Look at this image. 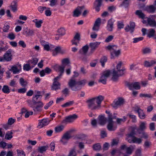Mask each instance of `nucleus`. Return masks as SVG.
<instances>
[{"mask_svg": "<svg viewBox=\"0 0 156 156\" xmlns=\"http://www.w3.org/2000/svg\"><path fill=\"white\" fill-rule=\"evenodd\" d=\"M21 69V65L17 64L12 66L10 71H12L13 74H16L19 73Z\"/></svg>", "mask_w": 156, "mask_h": 156, "instance_id": "423d86ee", "label": "nucleus"}, {"mask_svg": "<svg viewBox=\"0 0 156 156\" xmlns=\"http://www.w3.org/2000/svg\"><path fill=\"white\" fill-rule=\"evenodd\" d=\"M138 133L141 135V136L142 138H143L145 139H147L148 138V135L144 131L139 132H138Z\"/></svg>", "mask_w": 156, "mask_h": 156, "instance_id": "3c124183", "label": "nucleus"}, {"mask_svg": "<svg viewBox=\"0 0 156 156\" xmlns=\"http://www.w3.org/2000/svg\"><path fill=\"white\" fill-rule=\"evenodd\" d=\"M106 48L110 51L111 59H114L115 56L118 57L120 54L121 50L116 51L117 46L116 45H109L106 47Z\"/></svg>", "mask_w": 156, "mask_h": 156, "instance_id": "f03ea898", "label": "nucleus"}, {"mask_svg": "<svg viewBox=\"0 0 156 156\" xmlns=\"http://www.w3.org/2000/svg\"><path fill=\"white\" fill-rule=\"evenodd\" d=\"M100 42H95L90 43V46L91 48V51L92 52L94 51L95 49L97 48L100 44Z\"/></svg>", "mask_w": 156, "mask_h": 156, "instance_id": "c756f323", "label": "nucleus"}, {"mask_svg": "<svg viewBox=\"0 0 156 156\" xmlns=\"http://www.w3.org/2000/svg\"><path fill=\"white\" fill-rule=\"evenodd\" d=\"M144 10L149 13H154L156 10V7L154 5L147 6L146 7Z\"/></svg>", "mask_w": 156, "mask_h": 156, "instance_id": "6ab92c4d", "label": "nucleus"}, {"mask_svg": "<svg viewBox=\"0 0 156 156\" xmlns=\"http://www.w3.org/2000/svg\"><path fill=\"white\" fill-rule=\"evenodd\" d=\"M37 104H38L36 107L35 105H34L33 108V110L35 112H41V108L43 106V104L42 102H39Z\"/></svg>", "mask_w": 156, "mask_h": 156, "instance_id": "4be33fe9", "label": "nucleus"}, {"mask_svg": "<svg viewBox=\"0 0 156 156\" xmlns=\"http://www.w3.org/2000/svg\"><path fill=\"white\" fill-rule=\"evenodd\" d=\"M20 83L22 86H25L27 84L26 81L24 80L23 78H21L20 80Z\"/></svg>", "mask_w": 156, "mask_h": 156, "instance_id": "6e6d98bb", "label": "nucleus"}, {"mask_svg": "<svg viewBox=\"0 0 156 156\" xmlns=\"http://www.w3.org/2000/svg\"><path fill=\"white\" fill-rule=\"evenodd\" d=\"M135 26V23L133 22H130L129 25H128L125 28V30L126 32H130L132 33L134 30Z\"/></svg>", "mask_w": 156, "mask_h": 156, "instance_id": "0eeeda50", "label": "nucleus"}, {"mask_svg": "<svg viewBox=\"0 0 156 156\" xmlns=\"http://www.w3.org/2000/svg\"><path fill=\"white\" fill-rule=\"evenodd\" d=\"M17 152L18 156H25L24 152L23 150H17Z\"/></svg>", "mask_w": 156, "mask_h": 156, "instance_id": "13d9d810", "label": "nucleus"}, {"mask_svg": "<svg viewBox=\"0 0 156 156\" xmlns=\"http://www.w3.org/2000/svg\"><path fill=\"white\" fill-rule=\"evenodd\" d=\"M3 57L5 61H9L10 60V50H8L3 55Z\"/></svg>", "mask_w": 156, "mask_h": 156, "instance_id": "ea45409f", "label": "nucleus"}, {"mask_svg": "<svg viewBox=\"0 0 156 156\" xmlns=\"http://www.w3.org/2000/svg\"><path fill=\"white\" fill-rule=\"evenodd\" d=\"M98 122L101 126L105 125L107 119L104 115H99L98 117Z\"/></svg>", "mask_w": 156, "mask_h": 156, "instance_id": "aec40b11", "label": "nucleus"}, {"mask_svg": "<svg viewBox=\"0 0 156 156\" xmlns=\"http://www.w3.org/2000/svg\"><path fill=\"white\" fill-rule=\"evenodd\" d=\"M77 84V82L73 78L70 79L68 83V85L69 87L73 91H76L80 89L81 88L80 87L76 86Z\"/></svg>", "mask_w": 156, "mask_h": 156, "instance_id": "7ed1b4c3", "label": "nucleus"}, {"mask_svg": "<svg viewBox=\"0 0 156 156\" xmlns=\"http://www.w3.org/2000/svg\"><path fill=\"white\" fill-rule=\"evenodd\" d=\"M134 111L138 113L139 117L141 119H144L145 118V115L144 112L140 108H138L134 110Z\"/></svg>", "mask_w": 156, "mask_h": 156, "instance_id": "412c9836", "label": "nucleus"}, {"mask_svg": "<svg viewBox=\"0 0 156 156\" xmlns=\"http://www.w3.org/2000/svg\"><path fill=\"white\" fill-rule=\"evenodd\" d=\"M32 68L31 66L28 63L25 64L23 66V69L24 70L28 71Z\"/></svg>", "mask_w": 156, "mask_h": 156, "instance_id": "a18cd8bd", "label": "nucleus"}, {"mask_svg": "<svg viewBox=\"0 0 156 156\" xmlns=\"http://www.w3.org/2000/svg\"><path fill=\"white\" fill-rule=\"evenodd\" d=\"M77 118V115L75 114L72 115H69L66 117L65 119L62 121V122L63 123L72 122Z\"/></svg>", "mask_w": 156, "mask_h": 156, "instance_id": "39448f33", "label": "nucleus"}, {"mask_svg": "<svg viewBox=\"0 0 156 156\" xmlns=\"http://www.w3.org/2000/svg\"><path fill=\"white\" fill-rule=\"evenodd\" d=\"M45 14L47 16H50L51 15V12L50 8H47V9L45 11Z\"/></svg>", "mask_w": 156, "mask_h": 156, "instance_id": "774afa93", "label": "nucleus"}, {"mask_svg": "<svg viewBox=\"0 0 156 156\" xmlns=\"http://www.w3.org/2000/svg\"><path fill=\"white\" fill-rule=\"evenodd\" d=\"M108 124L107 126L108 129L110 131H113L115 129L113 128L114 122L113 121V118H109L107 120Z\"/></svg>", "mask_w": 156, "mask_h": 156, "instance_id": "a211bd4d", "label": "nucleus"}, {"mask_svg": "<svg viewBox=\"0 0 156 156\" xmlns=\"http://www.w3.org/2000/svg\"><path fill=\"white\" fill-rule=\"evenodd\" d=\"M62 137L68 140L71 137L69 133L68 132H67L65 133Z\"/></svg>", "mask_w": 156, "mask_h": 156, "instance_id": "4d7b16f0", "label": "nucleus"}, {"mask_svg": "<svg viewBox=\"0 0 156 156\" xmlns=\"http://www.w3.org/2000/svg\"><path fill=\"white\" fill-rule=\"evenodd\" d=\"M124 102V99L122 98H120L118 99V100L114 101L112 104V105L114 108H116L118 106L122 105Z\"/></svg>", "mask_w": 156, "mask_h": 156, "instance_id": "1a4fd4ad", "label": "nucleus"}, {"mask_svg": "<svg viewBox=\"0 0 156 156\" xmlns=\"http://www.w3.org/2000/svg\"><path fill=\"white\" fill-rule=\"evenodd\" d=\"M155 31L152 28L148 30V32L147 34V37L149 38H151L154 37V35Z\"/></svg>", "mask_w": 156, "mask_h": 156, "instance_id": "f704fd0d", "label": "nucleus"}, {"mask_svg": "<svg viewBox=\"0 0 156 156\" xmlns=\"http://www.w3.org/2000/svg\"><path fill=\"white\" fill-rule=\"evenodd\" d=\"M107 57L105 56H103L100 59V62L102 67H104L105 63L107 62Z\"/></svg>", "mask_w": 156, "mask_h": 156, "instance_id": "37998d69", "label": "nucleus"}, {"mask_svg": "<svg viewBox=\"0 0 156 156\" xmlns=\"http://www.w3.org/2000/svg\"><path fill=\"white\" fill-rule=\"evenodd\" d=\"M68 156H76V152L74 149H73L70 151Z\"/></svg>", "mask_w": 156, "mask_h": 156, "instance_id": "e2e57ef3", "label": "nucleus"}, {"mask_svg": "<svg viewBox=\"0 0 156 156\" xmlns=\"http://www.w3.org/2000/svg\"><path fill=\"white\" fill-rule=\"evenodd\" d=\"M126 85L130 90H132L133 88L136 90H139L140 89V84L138 82L131 83L128 82L126 83Z\"/></svg>", "mask_w": 156, "mask_h": 156, "instance_id": "6e6552de", "label": "nucleus"}, {"mask_svg": "<svg viewBox=\"0 0 156 156\" xmlns=\"http://www.w3.org/2000/svg\"><path fill=\"white\" fill-rule=\"evenodd\" d=\"M50 121V120L48 119H44L39 120L38 127L39 128H42L44 126L47 125Z\"/></svg>", "mask_w": 156, "mask_h": 156, "instance_id": "9d476101", "label": "nucleus"}, {"mask_svg": "<svg viewBox=\"0 0 156 156\" xmlns=\"http://www.w3.org/2000/svg\"><path fill=\"white\" fill-rule=\"evenodd\" d=\"M127 119L126 117L124 116L122 119L117 118L116 119V122L118 124H120L124 122Z\"/></svg>", "mask_w": 156, "mask_h": 156, "instance_id": "a19ab883", "label": "nucleus"}, {"mask_svg": "<svg viewBox=\"0 0 156 156\" xmlns=\"http://www.w3.org/2000/svg\"><path fill=\"white\" fill-rule=\"evenodd\" d=\"M84 8V6H78L73 11V16L74 17H78L81 14L82 9Z\"/></svg>", "mask_w": 156, "mask_h": 156, "instance_id": "f8f14e48", "label": "nucleus"}, {"mask_svg": "<svg viewBox=\"0 0 156 156\" xmlns=\"http://www.w3.org/2000/svg\"><path fill=\"white\" fill-rule=\"evenodd\" d=\"M135 147V145L133 146L132 145H131L129 147H127L126 148V153L129 155L131 154L134 149Z\"/></svg>", "mask_w": 156, "mask_h": 156, "instance_id": "72a5a7b5", "label": "nucleus"}, {"mask_svg": "<svg viewBox=\"0 0 156 156\" xmlns=\"http://www.w3.org/2000/svg\"><path fill=\"white\" fill-rule=\"evenodd\" d=\"M32 21L35 23L36 27L38 28H40L41 27V24L43 23V21L42 20L37 21L33 20Z\"/></svg>", "mask_w": 156, "mask_h": 156, "instance_id": "09e8293b", "label": "nucleus"}, {"mask_svg": "<svg viewBox=\"0 0 156 156\" xmlns=\"http://www.w3.org/2000/svg\"><path fill=\"white\" fill-rule=\"evenodd\" d=\"M69 61L68 58H64L62 61V65H64L65 67L67 65H68L69 63Z\"/></svg>", "mask_w": 156, "mask_h": 156, "instance_id": "8fccbe9b", "label": "nucleus"}, {"mask_svg": "<svg viewBox=\"0 0 156 156\" xmlns=\"http://www.w3.org/2000/svg\"><path fill=\"white\" fill-rule=\"evenodd\" d=\"M107 78L104 76H101L100 79L98 80V82L101 83L103 84H105L106 83Z\"/></svg>", "mask_w": 156, "mask_h": 156, "instance_id": "de8ad7c7", "label": "nucleus"}, {"mask_svg": "<svg viewBox=\"0 0 156 156\" xmlns=\"http://www.w3.org/2000/svg\"><path fill=\"white\" fill-rule=\"evenodd\" d=\"M144 37H143L134 38L133 39V43H136L140 41H142Z\"/></svg>", "mask_w": 156, "mask_h": 156, "instance_id": "0e129e2a", "label": "nucleus"}, {"mask_svg": "<svg viewBox=\"0 0 156 156\" xmlns=\"http://www.w3.org/2000/svg\"><path fill=\"white\" fill-rule=\"evenodd\" d=\"M93 148L94 150L99 151L101 150V147L99 143H97L94 144L93 145Z\"/></svg>", "mask_w": 156, "mask_h": 156, "instance_id": "c03bdc74", "label": "nucleus"}, {"mask_svg": "<svg viewBox=\"0 0 156 156\" xmlns=\"http://www.w3.org/2000/svg\"><path fill=\"white\" fill-rule=\"evenodd\" d=\"M87 82L86 80H83L77 82V84L81 86H83Z\"/></svg>", "mask_w": 156, "mask_h": 156, "instance_id": "864d4df0", "label": "nucleus"}, {"mask_svg": "<svg viewBox=\"0 0 156 156\" xmlns=\"http://www.w3.org/2000/svg\"><path fill=\"white\" fill-rule=\"evenodd\" d=\"M18 0H13L10 4V9L13 12H16L17 10Z\"/></svg>", "mask_w": 156, "mask_h": 156, "instance_id": "4468645a", "label": "nucleus"}, {"mask_svg": "<svg viewBox=\"0 0 156 156\" xmlns=\"http://www.w3.org/2000/svg\"><path fill=\"white\" fill-rule=\"evenodd\" d=\"M114 38V36L112 35H111L108 36L107 37L106 39L105 40V41L106 42H109L111 41Z\"/></svg>", "mask_w": 156, "mask_h": 156, "instance_id": "69168bd1", "label": "nucleus"}, {"mask_svg": "<svg viewBox=\"0 0 156 156\" xmlns=\"http://www.w3.org/2000/svg\"><path fill=\"white\" fill-rule=\"evenodd\" d=\"M129 0H123L122 3L120 4L121 6H124L125 8L127 7L129 4Z\"/></svg>", "mask_w": 156, "mask_h": 156, "instance_id": "79ce46f5", "label": "nucleus"}, {"mask_svg": "<svg viewBox=\"0 0 156 156\" xmlns=\"http://www.w3.org/2000/svg\"><path fill=\"white\" fill-rule=\"evenodd\" d=\"M156 63V62L154 60H151L150 61H145L144 62V66L146 67H150Z\"/></svg>", "mask_w": 156, "mask_h": 156, "instance_id": "c85d7f7f", "label": "nucleus"}, {"mask_svg": "<svg viewBox=\"0 0 156 156\" xmlns=\"http://www.w3.org/2000/svg\"><path fill=\"white\" fill-rule=\"evenodd\" d=\"M65 67L64 65H62L61 66L56 65L54 66L53 68L56 71L59 72L60 73V74H63Z\"/></svg>", "mask_w": 156, "mask_h": 156, "instance_id": "2eb2a0df", "label": "nucleus"}, {"mask_svg": "<svg viewBox=\"0 0 156 156\" xmlns=\"http://www.w3.org/2000/svg\"><path fill=\"white\" fill-rule=\"evenodd\" d=\"M122 64V62H119L117 65L116 68L114 69L111 73L112 75V79L114 82H116L118 80V77L124 75L125 73V69H120Z\"/></svg>", "mask_w": 156, "mask_h": 156, "instance_id": "f257e3e1", "label": "nucleus"}, {"mask_svg": "<svg viewBox=\"0 0 156 156\" xmlns=\"http://www.w3.org/2000/svg\"><path fill=\"white\" fill-rule=\"evenodd\" d=\"M38 60V59L36 58H33L32 59L28 60L27 63L33 68L37 64Z\"/></svg>", "mask_w": 156, "mask_h": 156, "instance_id": "393cba45", "label": "nucleus"}, {"mask_svg": "<svg viewBox=\"0 0 156 156\" xmlns=\"http://www.w3.org/2000/svg\"><path fill=\"white\" fill-rule=\"evenodd\" d=\"M103 0H95L94 3V8L98 12L100 10V8L101 6Z\"/></svg>", "mask_w": 156, "mask_h": 156, "instance_id": "9b49d317", "label": "nucleus"}, {"mask_svg": "<svg viewBox=\"0 0 156 156\" xmlns=\"http://www.w3.org/2000/svg\"><path fill=\"white\" fill-rule=\"evenodd\" d=\"M48 147L47 146H44L38 148V151L41 153H43L47 149Z\"/></svg>", "mask_w": 156, "mask_h": 156, "instance_id": "c9c22d12", "label": "nucleus"}, {"mask_svg": "<svg viewBox=\"0 0 156 156\" xmlns=\"http://www.w3.org/2000/svg\"><path fill=\"white\" fill-rule=\"evenodd\" d=\"M101 24V19L98 18L95 21L92 29L93 30L98 31L99 30Z\"/></svg>", "mask_w": 156, "mask_h": 156, "instance_id": "f3484780", "label": "nucleus"}, {"mask_svg": "<svg viewBox=\"0 0 156 156\" xmlns=\"http://www.w3.org/2000/svg\"><path fill=\"white\" fill-rule=\"evenodd\" d=\"M27 90L26 88H21L18 89V92L19 93L24 94L26 92Z\"/></svg>", "mask_w": 156, "mask_h": 156, "instance_id": "338daca9", "label": "nucleus"}, {"mask_svg": "<svg viewBox=\"0 0 156 156\" xmlns=\"http://www.w3.org/2000/svg\"><path fill=\"white\" fill-rule=\"evenodd\" d=\"M61 50V47L59 46L55 48L53 52V55H56L57 54L58 52H60Z\"/></svg>", "mask_w": 156, "mask_h": 156, "instance_id": "bf43d9fd", "label": "nucleus"}, {"mask_svg": "<svg viewBox=\"0 0 156 156\" xmlns=\"http://www.w3.org/2000/svg\"><path fill=\"white\" fill-rule=\"evenodd\" d=\"M42 97L41 94H37L34 96L32 98L33 102L35 104H37L39 102H41L40 99Z\"/></svg>", "mask_w": 156, "mask_h": 156, "instance_id": "a878e982", "label": "nucleus"}, {"mask_svg": "<svg viewBox=\"0 0 156 156\" xmlns=\"http://www.w3.org/2000/svg\"><path fill=\"white\" fill-rule=\"evenodd\" d=\"M147 123L146 122H140L139 128L137 129L138 132L144 131L147 128Z\"/></svg>", "mask_w": 156, "mask_h": 156, "instance_id": "dca6fc26", "label": "nucleus"}, {"mask_svg": "<svg viewBox=\"0 0 156 156\" xmlns=\"http://www.w3.org/2000/svg\"><path fill=\"white\" fill-rule=\"evenodd\" d=\"M2 90L4 93H9V87L6 85L3 86L2 89Z\"/></svg>", "mask_w": 156, "mask_h": 156, "instance_id": "603ef678", "label": "nucleus"}, {"mask_svg": "<svg viewBox=\"0 0 156 156\" xmlns=\"http://www.w3.org/2000/svg\"><path fill=\"white\" fill-rule=\"evenodd\" d=\"M142 141V140L141 138H138L136 137H133V143H137L140 144Z\"/></svg>", "mask_w": 156, "mask_h": 156, "instance_id": "5fc2aeb1", "label": "nucleus"}, {"mask_svg": "<svg viewBox=\"0 0 156 156\" xmlns=\"http://www.w3.org/2000/svg\"><path fill=\"white\" fill-rule=\"evenodd\" d=\"M60 83L58 81H54L52 87V89L56 90L60 89Z\"/></svg>", "mask_w": 156, "mask_h": 156, "instance_id": "2f4dec72", "label": "nucleus"}, {"mask_svg": "<svg viewBox=\"0 0 156 156\" xmlns=\"http://www.w3.org/2000/svg\"><path fill=\"white\" fill-rule=\"evenodd\" d=\"M147 23L150 26L154 27H156V21L153 18H147Z\"/></svg>", "mask_w": 156, "mask_h": 156, "instance_id": "bb28decb", "label": "nucleus"}, {"mask_svg": "<svg viewBox=\"0 0 156 156\" xmlns=\"http://www.w3.org/2000/svg\"><path fill=\"white\" fill-rule=\"evenodd\" d=\"M113 22L111 19L109 20L108 22L106 28L110 31H112L113 28Z\"/></svg>", "mask_w": 156, "mask_h": 156, "instance_id": "cd10ccee", "label": "nucleus"}, {"mask_svg": "<svg viewBox=\"0 0 156 156\" xmlns=\"http://www.w3.org/2000/svg\"><path fill=\"white\" fill-rule=\"evenodd\" d=\"M88 49V46L86 45L83 46L81 49L80 50L79 53L82 55H86Z\"/></svg>", "mask_w": 156, "mask_h": 156, "instance_id": "b1692460", "label": "nucleus"}, {"mask_svg": "<svg viewBox=\"0 0 156 156\" xmlns=\"http://www.w3.org/2000/svg\"><path fill=\"white\" fill-rule=\"evenodd\" d=\"M151 49L149 48H144L142 50V52L143 54H146L150 53L151 52Z\"/></svg>", "mask_w": 156, "mask_h": 156, "instance_id": "58836bf2", "label": "nucleus"}, {"mask_svg": "<svg viewBox=\"0 0 156 156\" xmlns=\"http://www.w3.org/2000/svg\"><path fill=\"white\" fill-rule=\"evenodd\" d=\"M135 14L139 18L144 19L145 18V15L141 10H137L135 12Z\"/></svg>", "mask_w": 156, "mask_h": 156, "instance_id": "7c9ffc66", "label": "nucleus"}, {"mask_svg": "<svg viewBox=\"0 0 156 156\" xmlns=\"http://www.w3.org/2000/svg\"><path fill=\"white\" fill-rule=\"evenodd\" d=\"M74 103V101H71L66 102L63 105H62V107L63 108H66L72 105Z\"/></svg>", "mask_w": 156, "mask_h": 156, "instance_id": "49530a36", "label": "nucleus"}, {"mask_svg": "<svg viewBox=\"0 0 156 156\" xmlns=\"http://www.w3.org/2000/svg\"><path fill=\"white\" fill-rule=\"evenodd\" d=\"M110 74V71H107L103 72L102 76H104L107 79L109 76Z\"/></svg>", "mask_w": 156, "mask_h": 156, "instance_id": "680f3d73", "label": "nucleus"}, {"mask_svg": "<svg viewBox=\"0 0 156 156\" xmlns=\"http://www.w3.org/2000/svg\"><path fill=\"white\" fill-rule=\"evenodd\" d=\"M127 116H129L130 118L132 119V122H136V116L135 115L130 114H128Z\"/></svg>", "mask_w": 156, "mask_h": 156, "instance_id": "052dcab7", "label": "nucleus"}, {"mask_svg": "<svg viewBox=\"0 0 156 156\" xmlns=\"http://www.w3.org/2000/svg\"><path fill=\"white\" fill-rule=\"evenodd\" d=\"M95 102L97 104V106L98 109L100 108L101 107V104L102 101L103 100L104 97L102 95H99L98 96L93 98Z\"/></svg>", "mask_w": 156, "mask_h": 156, "instance_id": "ddd939ff", "label": "nucleus"}, {"mask_svg": "<svg viewBox=\"0 0 156 156\" xmlns=\"http://www.w3.org/2000/svg\"><path fill=\"white\" fill-rule=\"evenodd\" d=\"M58 32L59 34H57V35L62 36L66 34L65 29L63 27L60 28L58 29Z\"/></svg>", "mask_w": 156, "mask_h": 156, "instance_id": "e433bc0d", "label": "nucleus"}, {"mask_svg": "<svg viewBox=\"0 0 156 156\" xmlns=\"http://www.w3.org/2000/svg\"><path fill=\"white\" fill-rule=\"evenodd\" d=\"M131 130L130 133L127 135V136H129L133 137H135L134 135L136 134L135 130H136V126L132 127H131Z\"/></svg>", "mask_w": 156, "mask_h": 156, "instance_id": "473e14b6", "label": "nucleus"}, {"mask_svg": "<svg viewBox=\"0 0 156 156\" xmlns=\"http://www.w3.org/2000/svg\"><path fill=\"white\" fill-rule=\"evenodd\" d=\"M34 33V31L29 29L28 27H24L23 30V34L27 36L32 35Z\"/></svg>", "mask_w": 156, "mask_h": 156, "instance_id": "5701e85b", "label": "nucleus"}, {"mask_svg": "<svg viewBox=\"0 0 156 156\" xmlns=\"http://www.w3.org/2000/svg\"><path fill=\"white\" fill-rule=\"evenodd\" d=\"M88 108L91 110H95L98 109L97 105L95 104V101L94 98L89 99L86 101Z\"/></svg>", "mask_w": 156, "mask_h": 156, "instance_id": "20e7f679", "label": "nucleus"}, {"mask_svg": "<svg viewBox=\"0 0 156 156\" xmlns=\"http://www.w3.org/2000/svg\"><path fill=\"white\" fill-rule=\"evenodd\" d=\"M64 128L63 125L58 126L55 128V131L56 133H60L63 131Z\"/></svg>", "mask_w": 156, "mask_h": 156, "instance_id": "4c0bfd02", "label": "nucleus"}]
</instances>
